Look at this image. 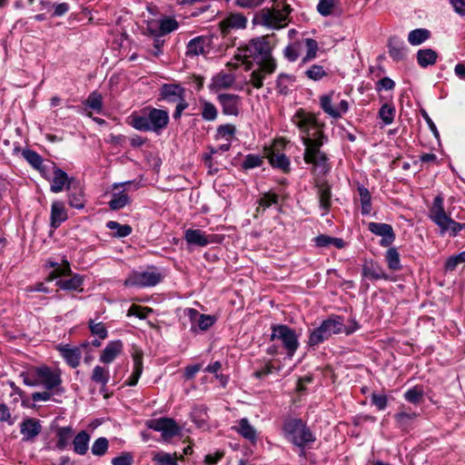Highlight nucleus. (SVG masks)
Segmentation results:
<instances>
[{
  "mask_svg": "<svg viewBox=\"0 0 465 465\" xmlns=\"http://www.w3.org/2000/svg\"><path fill=\"white\" fill-rule=\"evenodd\" d=\"M293 123L304 134L302 143L305 146L303 160L312 164V173L317 175H324L331 170L327 154L321 147L328 138L323 134L322 124H320L313 114L303 110L298 111L293 116Z\"/></svg>",
  "mask_w": 465,
  "mask_h": 465,
  "instance_id": "nucleus-1",
  "label": "nucleus"
},
{
  "mask_svg": "<svg viewBox=\"0 0 465 465\" xmlns=\"http://www.w3.org/2000/svg\"><path fill=\"white\" fill-rule=\"evenodd\" d=\"M20 377L29 387L43 386L47 391L64 392L62 385V371L60 369H51L46 365L32 367L22 371Z\"/></svg>",
  "mask_w": 465,
  "mask_h": 465,
  "instance_id": "nucleus-2",
  "label": "nucleus"
},
{
  "mask_svg": "<svg viewBox=\"0 0 465 465\" xmlns=\"http://www.w3.org/2000/svg\"><path fill=\"white\" fill-rule=\"evenodd\" d=\"M233 58L237 62L245 64V70L252 69L253 63L256 64L264 62L266 59L273 58L269 36H262L252 39L247 45L238 47Z\"/></svg>",
  "mask_w": 465,
  "mask_h": 465,
  "instance_id": "nucleus-3",
  "label": "nucleus"
},
{
  "mask_svg": "<svg viewBox=\"0 0 465 465\" xmlns=\"http://www.w3.org/2000/svg\"><path fill=\"white\" fill-rule=\"evenodd\" d=\"M131 125L141 132L161 134L169 124V114L165 110L146 107L141 114L131 115Z\"/></svg>",
  "mask_w": 465,
  "mask_h": 465,
  "instance_id": "nucleus-4",
  "label": "nucleus"
},
{
  "mask_svg": "<svg viewBox=\"0 0 465 465\" xmlns=\"http://www.w3.org/2000/svg\"><path fill=\"white\" fill-rule=\"evenodd\" d=\"M343 329V318L339 315H331L310 332L307 343L310 347L318 346L328 341L332 335L342 333Z\"/></svg>",
  "mask_w": 465,
  "mask_h": 465,
  "instance_id": "nucleus-5",
  "label": "nucleus"
},
{
  "mask_svg": "<svg viewBox=\"0 0 465 465\" xmlns=\"http://www.w3.org/2000/svg\"><path fill=\"white\" fill-rule=\"evenodd\" d=\"M291 11L287 4L282 8H262L255 15L252 22L269 28L281 29L287 25Z\"/></svg>",
  "mask_w": 465,
  "mask_h": 465,
  "instance_id": "nucleus-6",
  "label": "nucleus"
},
{
  "mask_svg": "<svg viewBox=\"0 0 465 465\" xmlns=\"http://www.w3.org/2000/svg\"><path fill=\"white\" fill-rule=\"evenodd\" d=\"M283 430L286 437L298 447H304L315 440L312 432L301 419H291L285 421Z\"/></svg>",
  "mask_w": 465,
  "mask_h": 465,
  "instance_id": "nucleus-7",
  "label": "nucleus"
},
{
  "mask_svg": "<svg viewBox=\"0 0 465 465\" xmlns=\"http://www.w3.org/2000/svg\"><path fill=\"white\" fill-rule=\"evenodd\" d=\"M270 339L280 341L289 357L294 355L300 344L295 331L285 324L272 325Z\"/></svg>",
  "mask_w": 465,
  "mask_h": 465,
  "instance_id": "nucleus-8",
  "label": "nucleus"
},
{
  "mask_svg": "<svg viewBox=\"0 0 465 465\" xmlns=\"http://www.w3.org/2000/svg\"><path fill=\"white\" fill-rule=\"evenodd\" d=\"M450 215L451 213L443 208L441 199L438 196V227L441 234L455 237L460 231L465 230V223L455 222Z\"/></svg>",
  "mask_w": 465,
  "mask_h": 465,
  "instance_id": "nucleus-9",
  "label": "nucleus"
},
{
  "mask_svg": "<svg viewBox=\"0 0 465 465\" xmlns=\"http://www.w3.org/2000/svg\"><path fill=\"white\" fill-rule=\"evenodd\" d=\"M163 280V275L156 269L146 272H134L124 281L125 286L152 287Z\"/></svg>",
  "mask_w": 465,
  "mask_h": 465,
  "instance_id": "nucleus-10",
  "label": "nucleus"
},
{
  "mask_svg": "<svg viewBox=\"0 0 465 465\" xmlns=\"http://www.w3.org/2000/svg\"><path fill=\"white\" fill-rule=\"evenodd\" d=\"M277 68V63L274 58L266 59L264 62L257 64V68L252 70L250 74L249 82L253 88L261 89L263 86V80L267 75L272 74Z\"/></svg>",
  "mask_w": 465,
  "mask_h": 465,
  "instance_id": "nucleus-11",
  "label": "nucleus"
},
{
  "mask_svg": "<svg viewBox=\"0 0 465 465\" xmlns=\"http://www.w3.org/2000/svg\"><path fill=\"white\" fill-rule=\"evenodd\" d=\"M146 426L155 431H160L163 440H169L180 433V427L171 418L150 420L146 422Z\"/></svg>",
  "mask_w": 465,
  "mask_h": 465,
  "instance_id": "nucleus-12",
  "label": "nucleus"
},
{
  "mask_svg": "<svg viewBox=\"0 0 465 465\" xmlns=\"http://www.w3.org/2000/svg\"><path fill=\"white\" fill-rule=\"evenodd\" d=\"M334 94L331 92L320 97V106L322 111L334 119L341 117L349 110V103L346 100H341L339 104L333 103Z\"/></svg>",
  "mask_w": 465,
  "mask_h": 465,
  "instance_id": "nucleus-13",
  "label": "nucleus"
},
{
  "mask_svg": "<svg viewBox=\"0 0 465 465\" xmlns=\"http://www.w3.org/2000/svg\"><path fill=\"white\" fill-rule=\"evenodd\" d=\"M133 183L131 181L124 183H115L113 184L112 199L108 203L111 210L117 211L123 209L130 203V197L126 193V186Z\"/></svg>",
  "mask_w": 465,
  "mask_h": 465,
  "instance_id": "nucleus-14",
  "label": "nucleus"
},
{
  "mask_svg": "<svg viewBox=\"0 0 465 465\" xmlns=\"http://www.w3.org/2000/svg\"><path fill=\"white\" fill-rule=\"evenodd\" d=\"M223 114L225 115L238 116L242 107V98L234 94H220L217 95Z\"/></svg>",
  "mask_w": 465,
  "mask_h": 465,
  "instance_id": "nucleus-15",
  "label": "nucleus"
},
{
  "mask_svg": "<svg viewBox=\"0 0 465 465\" xmlns=\"http://www.w3.org/2000/svg\"><path fill=\"white\" fill-rule=\"evenodd\" d=\"M368 229L371 233L381 237L380 244L383 247L390 246L395 241V233L391 224L371 222Z\"/></svg>",
  "mask_w": 465,
  "mask_h": 465,
  "instance_id": "nucleus-16",
  "label": "nucleus"
},
{
  "mask_svg": "<svg viewBox=\"0 0 465 465\" xmlns=\"http://www.w3.org/2000/svg\"><path fill=\"white\" fill-rule=\"evenodd\" d=\"M361 276L370 281L388 279V275L383 270L382 266L373 260L364 261L361 269Z\"/></svg>",
  "mask_w": 465,
  "mask_h": 465,
  "instance_id": "nucleus-17",
  "label": "nucleus"
},
{
  "mask_svg": "<svg viewBox=\"0 0 465 465\" xmlns=\"http://www.w3.org/2000/svg\"><path fill=\"white\" fill-rule=\"evenodd\" d=\"M57 350L70 367L74 369L79 366L82 358V351L79 347L60 344L57 346Z\"/></svg>",
  "mask_w": 465,
  "mask_h": 465,
  "instance_id": "nucleus-18",
  "label": "nucleus"
},
{
  "mask_svg": "<svg viewBox=\"0 0 465 465\" xmlns=\"http://www.w3.org/2000/svg\"><path fill=\"white\" fill-rule=\"evenodd\" d=\"M68 219L67 210L62 201H54L51 204L50 226L57 229Z\"/></svg>",
  "mask_w": 465,
  "mask_h": 465,
  "instance_id": "nucleus-19",
  "label": "nucleus"
},
{
  "mask_svg": "<svg viewBox=\"0 0 465 465\" xmlns=\"http://www.w3.org/2000/svg\"><path fill=\"white\" fill-rule=\"evenodd\" d=\"M42 430L40 421L34 418L25 419L20 424V432L23 435V440H33Z\"/></svg>",
  "mask_w": 465,
  "mask_h": 465,
  "instance_id": "nucleus-20",
  "label": "nucleus"
},
{
  "mask_svg": "<svg viewBox=\"0 0 465 465\" xmlns=\"http://www.w3.org/2000/svg\"><path fill=\"white\" fill-rule=\"evenodd\" d=\"M73 179H70L67 173L60 168H54V177L52 180L50 190L52 193H58L65 187L70 190Z\"/></svg>",
  "mask_w": 465,
  "mask_h": 465,
  "instance_id": "nucleus-21",
  "label": "nucleus"
},
{
  "mask_svg": "<svg viewBox=\"0 0 465 465\" xmlns=\"http://www.w3.org/2000/svg\"><path fill=\"white\" fill-rule=\"evenodd\" d=\"M134 361V369L131 376L125 381V385L135 386L143 373V353L140 349H134L132 353Z\"/></svg>",
  "mask_w": 465,
  "mask_h": 465,
  "instance_id": "nucleus-22",
  "label": "nucleus"
},
{
  "mask_svg": "<svg viewBox=\"0 0 465 465\" xmlns=\"http://www.w3.org/2000/svg\"><path fill=\"white\" fill-rule=\"evenodd\" d=\"M316 187L320 207L323 210L322 215H325L330 211L331 205V189L325 182H317Z\"/></svg>",
  "mask_w": 465,
  "mask_h": 465,
  "instance_id": "nucleus-23",
  "label": "nucleus"
},
{
  "mask_svg": "<svg viewBox=\"0 0 465 465\" xmlns=\"http://www.w3.org/2000/svg\"><path fill=\"white\" fill-rule=\"evenodd\" d=\"M247 19L242 14H232L221 23V29L227 34L230 29H243L246 27Z\"/></svg>",
  "mask_w": 465,
  "mask_h": 465,
  "instance_id": "nucleus-24",
  "label": "nucleus"
},
{
  "mask_svg": "<svg viewBox=\"0 0 465 465\" xmlns=\"http://www.w3.org/2000/svg\"><path fill=\"white\" fill-rule=\"evenodd\" d=\"M123 342L121 341H110L100 355V361L105 364L113 362L122 352Z\"/></svg>",
  "mask_w": 465,
  "mask_h": 465,
  "instance_id": "nucleus-25",
  "label": "nucleus"
},
{
  "mask_svg": "<svg viewBox=\"0 0 465 465\" xmlns=\"http://www.w3.org/2000/svg\"><path fill=\"white\" fill-rule=\"evenodd\" d=\"M186 315L191 321H196L199 329L202 331L208 330L215 322V318L213 316L200 314L195 309H186Z\"/></svg>",
  "mask_w": 465,
  "mask_h": 465,
  "instance_id": "nucleus-26",
  "label": "nucleus"
},
{
  "mask_svg": "<svg viewBox=\"0 0 465 465\" xmlns=\"http://www.w3.org/2000/svg\"><path fill=\"white\" fill-rule=\"evenodd\" d=\"M184 239L188 244L206 246L210 241L208 235L199 229H188L184 232Z\"/></svg>",
  "mask_w": 465,
  "mask_h": 465,
  "instance_id": "nucleus-27",
  "label": "nucleus"
},
{
  "mask_svg": "<svg viewBox=\"0 0 465 465\" xmlns=\"http://www.w3.org/2000/svg\"><path fill=\"white\" fill-rule=\"evenodd\" d=\"M55 436L57 439L55 448L64 450L70 445L74 437V430L71 426L59 427L56 430Z\"/></svg>",
  "mask_w": 465,
  "mask_h": 465,
  "instance_id": "nucleus-28",
  "label": "nucleus"
},
{
  "mask_svg": "<svg viewBox=\"0 0 465 465\" xmlns=\"http://www.w3.org/2000/svg\"><path fill=\"white\" fill-rule=\"evenodd\" d=\"M91 436L86 430H81L73 439L74 451L78 455L86 454Z\"/></svg>",
  "mask_w": 465,
  "mask_h": 465,
  "instance_id": "nucleus-29",
  "label": "nucleus"
},
{
  "mask_svg": "<svg viewBox=\"0 0 465 465\" xmlns=\"http://www.w3.org/2000/svg\"><path fill=\"white\" fill-rule=\"evenodd\" d=\"M206 38L197 36L193 38L186 46L187 56H196L205 53Z\"/></svg>",
  "mask_w": 465,
  "mask_h": 465,
  "instance_id": "nucleus-30",
  "label": "nucleus"
},
{
  "mask_svg": "<svg viewBox=\"0 0 465 465\" xmlns=\"http://www.w3.org/2000/svg\"><path fill=\"white\" fill-rule=\"evenodd\" d=\"M84 279L79 274H74L70 279H60L56 282V285L64 291H83L81 286L83 285Z\"/></svg>",
  "mask_w": 465,
  "mask_h": 465,
  "instance_id": "nucleus-31",
  "label": "nucleus"
},
{
  "mask_svg": "<svg viewBox=\"0 0 465 465\" xmlns=\"http://www.w3.org/2000/svg\"><path fill=\"white\" fill-rule=\"evenodd\" d=\"M48 265L54 268V270L49 273L47 281H54L61 276L71 274V266L66 260H64L62 264L55 262H49Z\"/></svg>",
  "mask_w": 465,
  "mask_h": 465,
  "instance_id": "nucleus-32",
  "label": "nucleus"
},
{
  "mask_svg": "<svg viewBox=\"0 0 465 465\" xmlns=\"http://www.w3.org/2000/svg\"><path fill=\"white\" fill-rule=\"evenodd\" d=\"M235 82V76L232 74L219 73L212 79V86L215 89L230 88Z\"/></svg>",
  "mask_w": 465,
  "mask_h": 465,
  "instance_id": "nucleus-33",
  "label": "nucleus"
},
{
  "mask_svg": "<svg viewBox=\"0 0 465 465\" xmlns=\"http://www.w3.org/2000/svg\"><path fill=\"white\" fill-rule=\"evenodd\" d=\"M233 429L240 433L243 438L249 440L252 442L256 440L257 435L255 429L250 424L246 418H242L239 420L238 426Z\"/></svg>",
  "mask_w": 465,
  "mask_h": 465,
  "instance_id": "nucleus-34",
  "label": "nucleus"
},
{
  "mask_svg": "<svg viewBox=\"0 0 465 465\" xmlns=\"http://www.w3.org/2000/svg\"><path fill=\"white\" fill-rule=\"evenodd\" d=\"M357 191L360 196L361 213L362 215H369L371 212V195L370 191L363 185H358Z\"/></svg>",
  "mask_w": 465,
  "mask_h": 465,
  "instance_id": "nucleus-35",
  "label": "nucleus"
},
{
  "mask_svg": "<svg viewBox=\"0 0 465 465\" xmlns=\"http://www.w3.org/2000/svg\"><path fill=\"white\" fill-rule=\"evenodd\" d=\"M201 116L206 122H213L218 117L216 106L206 100H200Z\"/></svg>",
  "mask_w": 465,
  "mask_h": 465,
  "instance_id": "nucleus-36",
  "label": "nucleus"
},
{
  "mask_svg": "<svg viewBox=\"0 0 465 465\" xmlns=\"http://www.w3.org/2000/svg\"><path fill=\"white\" fill-rule=\"evenodd\" d=\"M268 158L270 163L274 168H278L283 173L290 171V160L285 154L272 152L269 154Z\"/></svg>",
  "mask_w": 465,
  "mask_h": 465,
  "instance_id": "nucleus-37",
  "label": "nucleus"
},
{
  "mask_svg": "<svg viewBox=\"0 0 465 465\" xmlns=\"http://www.w3.org/2000/svg\"><path fill=\"white\" fill-rule=\"evenodd\" d=\"M162 94L165 100L177 102L183 95V89L175 84H164L162 88Z\"/></svg>",
  "mask_w": 465,
  "mask_h": 465,
  "instance_id": "nucleus-38",
  "label": "nucleus"
},
{
  "mask_svg": "<svg viewBox=\"0 0 465 465\" xmlns=\"http://www.w3.org/2000/svg\"><path fill=\"white\" fill-rule=\"evenodd\" d=\"M91 380L94 383L100 384L103 389L110 380V371L107 368L96 365L93 370Z\"/></svg>",
  "mask_w": 465,
  "mask_h": 465,
  "instance_id": "nucleus-39",
  "label": "nucleus"
},
{
  "mask_svg": "<svg viewBox=\"0 0 465 465\" xmlns=\"http://www.w3.org/2000/svg\"><path fill=\"white\" fill-rule=\"evenodd\" d=\"M68 193V203L71 207L76 209H83L84 207V198L82 188L71 187Z\"/></svg>",
  "mask_w": 465,
  "mask_h": 465,
  "instance_id": "nucleus-40",
  "label": "nucleus"
},
{
  "mask_svg": "<svg viewBox=\"0 0 465 465\" xmlns=\"http://www.w3.org/2000/svg\"><path fill=\"white\" fill-rule=\"evenodd\" d=\"M431 33L425 28H418L411 31L408 35V42L411 45H419L428 40Z\"/></svg>",
  "mask_w": 465,
  "mask_h": 465,
  "instance_id": "nucleus-41",
  "label": "nucleus"
},
{
  "mask_svg": "<svg viewBox=\"0 0 465 465\" xmlns=\"http://www.w3.org/2000/svg\"><path fill=\"white\" fill-rule=\"evenodd\" d=\"M303 43L307 48V52L305 56L302 59V64H307L316 58L319 45L316 40L312 38H305L303 39Z\"/></svg>",
  "mask_w": 465,
  "mask_h": 465,
  "instance_id": "nucleus-42",
  "label": "nucleus"
},
{
  "mask_svg": "<svg viewBox=\"0 0 465 465\" xmlns=\"http://www.w3.org/2000/svg\"><path fill=\"white\" fill-rule=\"evenodd\" d=\"M22 154L32 167L38 170L39 172H43V159L36 152L27 149L24 150Z\"/></svg>",
  "mask_w": 465,
  "mask_h": 465,
  "instance_id": "nucleus-43",
  "label": "nucleus"
},
{
  "mask_svg": "<svg viewBox=\"0 0 465 465\" xmlns=\"http://www.w3.org/2000/svg\"><path fill=\"white\" fill-rule=\"evenodd\" d=\"M106 226L110 230H113V231L115 230V232L114 233V237H118V238L126 237L129 234H131L132 232H133V229H132V227L130 225H128V224H121V223L115 222V221H109L106 223Z\"/></svg>",
  "mask_w": 465,
  "mask_h": 465,
  "instance_id": "nucleus-44",
  "label": "nucleus"
},
{
  "mask_svg": "<svg viewBox=\"0 0 465 465\" xmlns=\"http://www.w3.org/2000/svg\"><path fill=\"white\" fill-rule=\"evenodd\" d=\"M417 59L420 66L426 67L436 62V53L431 49L420 50L417 53Z\"/></svg>",
  "mask_w": 465,
  "mask_h": 465,
  "instance_id": "nucleus-45",
  "label": "nucleus"
},
{
  "mask_svg": "<svg viewBox=\"0 0 465 465\" xmlns=\"http://www.w3.org/2000/svg\"><path fill=\"white\" fill-rule=\"evenodd\" d=\"M385 261L388 264V267L392 271H399L401 268L400 254L396 248H390L386 252Z\"/></svg>",
  "mask_w": 465,
  "mask_h": 465,
  "instance_id": "nucleus-46",
  "label": "nucleus"
},
{
  "mask_svg": "<svg viewBox=\"0 0 465 465\" xmlns=\"http://www.w3.org/2000/svg\"><path fill=\"white\" fill-rule=\"evenodd\" d=\"M178 22L170 16H164L160 19V35L163 36L175 31L178 28Z\"/></svg>",
  "mask_w": 465,
  "mask_h": 465,
  "instance_id": "nucleus-47",
  "label": "nucleus"
},
{
  "mask_svg": "<svg viewBox=\"0 0 465 465\" xmlns=\"http://www.w3.org/2000/svg\"><path fill=\"white\" fill-rule=\"evenodd\" d=\"M389 54L396 61L402 60L405 56V49L402 43H398L394 39H390Z\"/></svg>",
  "mask_w": 465,
  "mask_h": 465,
  "instance_id": "nucleus-48",
  "label": "nucleus"
},
{
  "mask_svg": "<svg viewBox=\"0 0 465 465\" xmlns=\"http://www.w3.org/2000/svg\"><path fill=\"white\" fill-rule=\"evenodd\" d=\"M236 133L235 125L232 124H222L217 127L216 138H224L227 142H231Z\"/></svg>",
  "mask_w": 465,
  "mask_h": 465,
  "instance_id": "nucleus-49",
  "label": "nucleus"
},
{
  "mask_svg": "<svg viewBox=\"0 0 465 465\" xmlns=\"http://www.w3.org/2000/svg\"><path fill=\"white\" fill-rule=\"evenodd\" d=\"M379 116L384 124L389 125L392 124L395 116L394 106L389 104H384L379 111Z\"/></svg>",
  "mask_w": 465,
  "mask_h": 465,
  "instance_id": "nucleus-50",
  "label": "nucleus"
},
{
  "mask_svg": "<svg viewBox=\"0 0 465 465\" xmlns=\"http://www.w3.org/2000/svg\"><path fill=\"white\" fill-rule=\"evenodd\" d=\"M279 200V196L273 193H263L258 201L259 206L257 208V212L262 208V211L271 207L272 204H277Z\"/></svg>",
  "mask_w": 465,
  "mask_h": 465,
  "instance_id": "nucleus-51",
  "label": "nucleus"
},
{
  "mask_svg": "<svg viewBox=\"0 0 465 465\" xmlns=\"http://www.w3.org/2000/svg\"><path fill=\"white\" fill-rule=\"evenodd\" d=\"M153 460L156 465H178L175 453L158 452L153 456Z\"/></svg>",
  "mask_w": 465,
  "mask_h": 465,
  "instance_id": "nucleus-52",
  "label": "nucleus"
},
{
  "mask_svg": "<svg viewBox=\"0 0 465 465\" xmlns=\"http://www.w3.org/2000/svg\"><path fill=\"white\" fill-rule=\"evenodd\" d=\"M85 104L97 113H100L103 107V96L98 92H93L85 101Z\"/></svg>",
  "mask_w": 465,
  "mask_h": 465,
  "instance_id": "nucleus-53",
  "label": "nucleus"
},
{
  "mask_svg": "<svg viewBox=\"0 0 465 465\" xmlns=\"http://www.w3.org/2000/svg\"><path fill=\"white\" fill-rule=\"evenodd\" d=\"M293 83L291 75L281 74L276 81V88L282 94H286L289 92V86Z\"/></svg>",
  "mask_w": 465,
  "mask_h": 465,
  "instance_id": "nucleus-54",
  "label": "nucleus"
},
{
  "mask_svg": "<svg viewBox=\"0 0 465 465\" xmlns=\"http://www.w3.org/2000/svg\"><path fill=\"white\" fill-rule=\"evenodd\" d=\"M108 440L106 438H98L92 445L91 450L94 456H104L108 450Z\"/></svg>",
  "mask_w": 465,
  "mask_h": 465,
  "instance_id": "nucleus-55",
  "label": "nucleus"
},
{
  "mask_svg": "<svg viewBox=\"0 0 465 465\" xmlns=\"http://www.w3.org/2000/svg\"><path fill=\"white\" fill-rule=\"evenodd\" d=\"M89 329L93 335L104 340L107 337V330L103 322H95L94 320L88 322Z\"/></svg>",
  "mask_w": 465,
  "mask_h": 465,
  "instance_id": "nucleus-56",
  "label": "nucleus"
},
{
  "mask_svg": "<svg viewBox=\"0 0 465 465\" xmlns=\"http://www.w3.org/2000/svg\"><path fill=\"white\" fill-rule=\"evenodd\" d=\"M305 74L313 81H319L326 76L327 73L322 65L313 64L305 72Z\"/></svg>",
  "mask_w": 465,
  "mask_h": 465,
  "instance_id": "nucleus-57",
  "label": "nucleus"
},
{
  "mask_svg": "<svg viewBox=\"0 0 465 465\" xmlns=\"http://www.w3.org/2000/svg\"><path fill=\"white\" fill-rule=\"evenodd\" d=\"M263 160L262 157L257 154H247L244 161L242 163V167L245 170L252 169L255 167H259L262 164Z\"/></svg>",
  "mask_w": 465,
  "mask_h": 465,
  "instance_id": "nucleus-58",
  "label": "nucleus"
},
{
  "mask_svg": "<svg viewBox=\"0 0 465 465\" xmlns=\"http://www.w3.org/2000/svg\"><path fill=\"white\" fill-rule=\"evenodd\" d=\"M300 43L289 45L283 51L284 57L290 62H295L300 56Z\"/></svg>",
  "mask_w": 465,
  "mask_h": 465,
  "instance_id": "nucleus-59",
  "label": "nucleus"
},
{
  "mask_svg": "<svg viewBox=\"0 0 465 465\" xmlns=\"http://www.w3.org/2000/svg\"><path fill=\"white\" fill-rule=\"evenodd\" d=\"M465 262V252L450 256L445 262L446 271H454L460 263Z\"/></svg>",
  "mask_w": 465,
  "mask_h": 465,
  "instance_id": "nucleus-60",
  "label": "nucleus"
},
{
  "mask_svg": "<svg viewBox=\"0 0 465 465\" xmlns=\"http://www.w3.org/2000/svg\"><path fill=\"white\" fill-rule=\"evenodd\" d=\"M405 399L411 403H418L421 401L423 397V391L419 387H413L412 389L408 390L404 394Z\"/></svg>",
  "mask_w": 465,
  "mask_h": 465,
  "instance_id": "nucleus-61",
  "label": "nucleus"
},
{
  "mask_svg": "<svg viewBox=\"0 0 465 465\" xmlns=\"http://www.w3.org/2000/svg\"><path fill=\"white\" fill-rule=\"evenodd\" d=\"M336 0H320L317 5L318 12L323 15L328 16L332 13Z\"/></svg>",
  "mask_w": 465,
  "mask_h": 465,
  "instance_id": "nucleus-62",
  "label": "nucleus"
},
{
  "mask_svg": "<svg viewBox=\"0 0 465 465\" xmlns=\"http://www.w3.org/2000/svg\"><path fill=\"white\" fill-rule=\"evenodd\" d=\"M193 420L198 427L202 428L207 423V413L205 408H200L194 410L192 414Z\"/></svg>",
  "mask_w": 465,
  "mask_h": 465,
  "instance_id": "nucleus-63",
  "label": "nucleus"
},
{
  "mask_svg": "<svg viewBox=\"0 0 465 465\" xmlns=\"http://www.w3.org/2000/svg\"><path fill=\"white\" fill-rule=\"evenodd\" d=\"M134 457L129 452H124L112 460L113 465H133Z\"/></svg>",
  "mask_w": 465,
  "mask_h": 465,
  "instance_id": "nucleus-64",
  "label": "nucleus"
}]
</instances>
